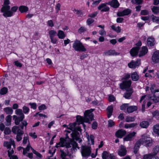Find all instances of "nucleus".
<instances>
[{"mask_svg":"<svg viewBox=\"0 0 159 159\" xmlns=\"http://www.w3.org/2000/svg\"><path fill=\"white\" fill-rule=\"evenodd\" d=\"M154 132L159 136V125H156L153 126Z\"/></svg>","mask_w":159,"mask_h":159,"instance_id":"35","label":"nucleus"},{"mask_svg":"<svg viewBox=\"0 0 159 159\" xmlns=\"http://www.w3.org/2000/svg\"><path fill=\"white\" fill-rule=\"evenodd\" d=\"M131 81L130 80H124L120 84V88L122 89H125L126 91H128L131 86Z\"/></svg>","mask_w":159,"mask_h":159,"instance_id":"9","label":"nucleus"},{"mask_svg":"<svg viewBox=\"0 0 159 159\" xmlns=\"http://www.w3.org/2000/svg\"><path fill=\"white\" fill-rule=\"evenodd\" d=\"M151 17L153 22H157L159 21V18L158 17H156L153 15L151 16Z\"/></svg>","mask_w":159,"mask_h":159,"instance_id":"49","label":"nucleus"},{"mask_svg":"<svg viewBox=\"0 0 159 159\" xmlns=\"http://www.w3.org/2000/svg\"><path fill=\"white\" fill-rule=\"evenodd\" d=\"M3 146L7 147V148L8 149L11 148V144L8 141H5L3 143Z\"/></svg>","mask_w":159,"mask_h":159,"instance_id":"55","label":"nucleus"},{"mask_svg":"<svg viewBox=\"0 0 159 159\" xmlns=\"http://www.w3.org/2000/svg\"><path fill=\"white\" fill-rule=\"evenodd\" d=\"M73 47L76 51L84 52L86 51L83 43L79 40L76 39L74 41Z\"/></svg>","mask_w":159,"mask_h":159,"instance_id":"5","label":"nucleus"},{"mask_svg":"<svg viewBox=\"0 0 159 159\" xmlns=\"http://www.w3.org/2000/svg\"><path fill=\"white\" fill-rule=\"evenodd\" d=\"M136 134V133L134 132L129 133L123 138L124 141H131L132 140L135 136Z\"/></svg>","mask_w":159,"mask_h":159,"instance_id":"11","label":"nucleus"},{"mask_svg":"<svg viewBox=\"0 0 159 159\" xmlns=\"http://www.w3.org/2000/svg\"><path fill=\"white\" fill-rule=\"evenodd\" d=\"M94 20L91 18H89L87 20V23L88 25H90V24L93 22Z\"/></svg>","mask_w":159,"mask_h":159,"instance_id":"64","label":"nucleus"},{"mask_svg":"<svg viewBox=\"0 0 159 159\" xmlns=\"http://www.w3.org/2000/svg\"><path fill=\"white\" fill-rule=\"evenodd\" d=\"M11 131L13 134H16L24 132L20 128L19 126H14L11 129Z\"/></svg>","mask_w":159,"mask_h":159,"instance_id":"18","label":"nucleus"},{"mask_svg":"<svg viewBox=\"0 0 159 159\" xmlns=\"http://www.w3.org/2000/svg\"><path fill=\"white\" fill-rule=\"evenodd\" d=\"M152 60L154 63H157L159 61V53L157 51L155 52L152 56Z\"/></svg>","mask_w":159,"mask_h":159,"instance_id":"22","label":"nucleus"},{"mask_svg":"<svg viewBox=\"0 0 159 159\" xmlns=\"http://www.w3.org/2000/svg\"><path fill=\"white\" fill-rule=\"evenodd\" d=\"M135 118L134 117L128 116L126 117L125 120L126 122H132L134 120Z\"/></svg>","mask_w":159,"mask_h":159,"instance_id":"41","label":"nucleus"},{"mask_svg":"<svg viewBox=\"0 0 159 159\" xmlns=\"http://www.w3.org/2000/svg\"><path fill=\"white\" fill-rule=\"evenodd\" d=\"M149 125V123L148 121H143L140 123L139 125L142 128H147Z\"/></svg>","mask_w":159,"mask_h":159,"instance_id":"27","label":"nucleus"},{"mask_svg":"<svg viewBox=\"0 0 159 159\" xmlns=\"http://www.w3.org/2000/svg\"><path fill=\"white\" fill-rule=\"evenodd\" d=\"M139 47H136L132 48L130 51V53L132 57L137 56L139 52Z\"/></svg>","mask_w":159,"mask_h":159,"instance_id":"16","label":"nucleus"},{"mask_svg":"<svg viewBox=\"0 0 159 159\" xmlns=\"http://www.w3.org/2000/svg\"><path fill=\"white\" fill-rule=\"evenodd\" d=\"M76 123H73L72 124H70V128H67L68 129H70L72 131H74L75 128L76 127Z\"/></svg>","mask_w":159,"mask_h":159,"instance_id":"50","label":"nucleus"},{"mask_svg":"<svg viewBox=\"0 0 159 159\" xmlns=\"http://www.w3.org/2000/svg\"><path fill=\"white\" fill-rule=\"evenodd\" d=\"M57 36L58 38L60 39H63L65 37V35L64 32L61 30H59L57 34Z\"/></svg>","mask_w":159,"mask_h":159,"instance_id":"33","label":"nucleus"},{"mask_svg":"<svg viewBox=\"0 0 159 159\" xmlns=\"http://www.w3.org/2000/svg\"><path fill=\"white\" fill-rule=\"evenodd\" d=\"M9 149L8 151V157H10L14 153V151L12 149H11V148Z\"/></svg>","mask_w":159,"mask_h":159,"instance_id":"60","label":"nucleus"},{"mask_svg":"<svg viewBox=\"0 0 159 159\" xmlns=\"http://www.w3.org/2000/svg\"><path fill=\"white\" fill-rule=\"evenodd\" d=\"M10 3L9 0H5L3 5L1 9L2 12L3 13V15L5 17H11L13 15V12H16L18 9V7L14 6L11 8V10Z\"/></svg>","mask_w":159,"mask_h":159,"instance_id":"2","label":"nucleus"},{"mask_svg":"<svg viewBox=\"0 0 159 159\" xmlns=\"http://www.w3.org/2000/svg\"><path fill=\"white\" fill-rule=\"evenodd\" d=\"M23 112L25 114L28 113L30 111L29 107L26 106H24L23 107Z\"/></svg>","mask_w":159,"mask_h":159,"instance_id":"56","label":"nucleus"},{"mask_svg":"<svg viewBox=\"0 0 159 159\" xmlns=\"http://www.w3.org/2000/svg\"><path fill=\"white\" fill-rule=\"evenodd\" d=\"M127 150L125 147L122 145H121L118 151V154L120 156H124L127 153Z\"/></svg>","mask_w":159,"mask_h":159,"instance_id":"13","label":"nucleus"},{"mask_svg":"<svg viewBox=\"0 0 159 159\" xmlns=\"http://www.w3.org/2000/svg\"><path fill=\"white\" fill-rule=\"evenodd\" d=\"M132 89H129L128 91H130V92H127L125 93L124 94V97L126 98V99H129V98L132 95V94L133 93Z\"/></svg>","mask_w":159,"mask_h":159,"instance_id":"29","label":"nucleus"},{"mask_svg":"<svg viewBox=\"0 0 159 159\" xmlns=\"http://www.w3.org/2000/svg\"><path fill=\"white\" fill-rule=\"evenodd\" d=\"M137 125V124L136 123H133L130 124H125L124 126V127L125 128H129L132 127H134Z\"/></svg>","mask_w":159,"mask_h":159,"instance_id":"38","label":"nucleus"},{"mask_svg":"<svg viewBox=\"0 0 159 159\" xmlns=\"http://www.w3.org/2000/svg\"><path fill=\"white\" fill-rule=\"evenodd\" d=\"M60 151L61 152V156L62 158H65V157L67 156V154H68L69 153V152L68 151V150L67 153L65 152L63 150H61Z\"/></svg>","mask_w":159,"mask_h":159,"instance_id":"51","label":"nucleus"},{"mask_svg":"<svg viewBox=\"0 0 159 159\" xmlns=\"http://www.w3.org/2000/svg\"><path fill=\"white\" fill-rule=\"evenodd\" d=\"M31 150L35 154L37 157L40 158H42V156L40 153L34 149L32 148H31Z\"/></svg>","mask_w":159,"mask_h":159,"instance_id":"43","label":"nucleus"},{"mask_svg":"<svg viewBox=\"0 0 159 159\" xmlns=\"http://www.w3.org/2000/svg\"><path fill=\"white\" fill-rule=\"evenodd\" d=\"M7 92V89L6 88H2L0 91V93L2 95L6 94Z\"/></svg>","mask_w":159,"mask_h":159,"instance_id":"47","label":"nucleus"},{"mask_svg":"<svg viewBox=\"0 0 159 159\" xmlns=\"http://www.w3.org/2000/svg\"><path fill=\"white\" fill-rule=\"evenodd\" d=\"M152 11L154 14H157L159 13V7L157 6H153L152 8Z\"/></svg>","mask_w":159,"mask_h":159,"instance_id":"40","label":"nucleus"},{"mask_svg":"<svg viewBox=\"0 0 159 159\" xmlns=\"http://www.w3.org/2000/svg\"><path fill=\"white\" fill-rule=\"evenodd\" d=\"M49 34V35L50 38H52V37H54L55 36H56L57 34L56 31L54 30H51L48 32Z\"/></svg>","mask_w":159,"mask_h":159,"instance_id":"39","label":"nucleus"},{"mask_svg":"<svg viewBox=\"0 0 159 159\" xmlns=\"http://www.w3.org/2000/svg\"><path fill=\"white\" fill-rule=\"evenodd\" d=\"M129 106V104L128 103L123 104L120 106V109L121 110H125L126 109H127Z\"/></svg>","mask_w":159,"mask_h":159,"instance_id":"44","label":"nucleus"},{"mask_svg":"<svg viewBox=\"0 0 159 159\" xmlns=\"http://www.w3.org/2000/svg\"><path fill=\"white\" fill-rule=\"evenodd\" d=\"M149 12L148 10H142L141 11L140 14L142 15H146L148 14Z\"/></svg>","mask_w":159,"mask_h":159,"instance_id":"59","label":"nucleus"},{"mask_svg":"<svg viewBox=\"0 0 159 159\" xmlns=\"http://www.w3.org/2000/svg\"><path fill=\"white\" fill-rule=\"evenodd\" d=\"M24 134V132L21 133L19 134H16V140L17 142H19L22 139V136Z\"/></svg>","mask_w":159,"mask_h":159,"instance_id":"37","label":"nucleus"},{"mask_svg":"<svg viewBox=\"0 0 159 159\" xmlns=\"http://www.w3.org/2000/svg\"><path fill=\"white\" fill-rule=\"evenodd\" d=\"M138 109V107L136 106H128L127 109V112L130 113L136 111Z\"/></svg>","mask_w":159,"mask_h":159,"instance_id":"23","label":"nucleus"},{"mask_svg":"<svg viewBox=\"0 0 159 159\" xmlns=\"http://www.w3.org/2000/svg\"><path fill=\"white\" fill-rule=\"evenodd\" d=\"M60 141L57 144L56 147L58 148L59 147H66V148H71V150H76V148L80 149V147H78V144L74 140L72 139H70V141H68L66 139L62 138H60Z\"/></svg>","mask_w":159,"mask_h":159,"instance_id":"1","label":"nucleus"},{"mask_svg":"<svg viewBox=\"0 0 159 159\" xmlns=\"http://www.w3.org/2000/svg\"><path fill=\"white\" fill-rule=\"evenodd\" d=\"M93 109L85 111L84 113V116L82 117L80 116H76V121L79 125L82 124L84 127L85 126L84 123L85 122L89 123V122L92 121L93 119L94 115L92 112Z\"/></svg>","mask_w":159,"mask_h":159,"instance_id":"3","label":"nucleus"},{"mask_svg":"<svg viewBox=\"0 0 159 159\" xmlns=\"http://www.w3.org/2000/svg\"><path fill=\"white\" fill-rule=\"evenodd\" d=\"M130 74H127L125 75L124 77H123L121 80H126L130 78Z\"/></svg>","mask_w":159,"mask_h":159,"instance_id":"58","label":"nucleus"},{"mask_svg":"<svg viewBox=\"0 0 159 159\" xmlns=\"http://www.w3.org/2000/svg\"><path fill=\"white\" fill-rule=\"evenodd\" d=\"M131 78L134 81H136L139 79V75L136 72H134L131 74Z\"/></svg>","mask_w":159,"mask_h":159,"instance_id":"30","label":"nucleus"},{"mask_svg":"<svg viewBox=\"0 0 159 159\" xmlns=\"http://www.w3.org/2000/svg\"><path fill=\"white\" fill-rule=\"evenodd\" d=\"M86 31V29L84 27H81L78 30V32L80 33L84 32Z\"/></svg>","mask_w":159,"mask_h":159,"instance_id":"62","label":"nucleus"},{"mask_svg":"<svg viewBox=\"0 0 159 159\" xmlns=\"http://www.w3.org/2000/svg\"><path fill=\"white\" fill-rule=\"evenodd\" d=\"M159 151V147L157 146H155L153 148V154L156 155L157 154L158 152Z\"/></svg>","mask_w":159,"mask_h":159,"instance_id":"54","label":"nucleus"},{"mask_svg":"<svg viewBox=\"0 0 159 159\" xmlns=\"http://www.w3.org/2000/svg\"><path fill=\"white\" fill-rule=\"evenodd\" d=\"M4 132L5 135L9 134L11 132V129L8 127H6L5 129Z\"/></svg>","mask_w":159,"mask_h":159,"instance_id":"53","label":"nucleus"},{"mask_svg":"<svg viewBox=\"0 0 159 159\" xmlns=\"http://www.w3.org/2000/svg\"><path fill=\"white\" fill-rule=\"evenodd\" d=\"M156 85L153 84H152L150 88V90L152 94L156 93H158L159 92V89H155Z\"/></svg>","mask_w":159,"mask_h":159,"instance_id":"28","label":"nucleus"},{"mask_svg":"<svg viewBox=\"0 0 159 159\" xmlns=\"http://www.w3.org/2000/svg\"><path fill=\"white\" fill-rule=\"evenodd\" d=\"M16 114L19 115V116L14 115L13 116V120H15V123L16 125H18L20 121H22L24 118V115L23 113L22 110L20 109H17L15 111Z\"/></svg>","mask_w":159,"mask_h":159,"instance_id":"4","label":"nucleus"},{"mask_svg":"<svg viewBox=\"0 0 159 159\" xmlns=\"http://www.w3.org/2000/svg\"><path fill=\"white\" fill-rule=\"evenodd\" d=\"M141 138L140 139L143 141V144L145 143L146 147H148L152 145V141L149 137V135L144 134L141 136Z\"/></svg>","mask_w":159,"mask_h":159,"instance_id":"7","label":"nucleus"},{"mask_svg":"<svg viewBox=\"0 0 159 159\" xmlns=\"http://www.w3.org/2000/svg\"><path fill=\"white\" fill-rule=\"evenodd\" d=\"M29 105L30 106L31 108L34 110L36 109L37 105L35 103H30Z\"/></svg>","mask_w":159,"mask_h":159,"instance_id":"57","label":"nucleus"},{"mask_svg":"<svg viewBox=\"0 0 159 159\" xmlns=\"http://www.w3.org/2000/svg\"><path fill=\"white\" fill-rule=\"evenodd\" d=\"M108 156V153L107 151H104L102 154V157L103 159H107Z\"/></svg>","mask_w":159,"mask_h":159,"instance_id":"46","label":"nucleus"},{"mask_svg":"<svg viewBox=\"0 0 159 159\" xmlns=\"http://www.w3.org/2000/svg\"><path fill=\"white\" fill-rule=\"evenodd\" d=\"M14 63L15 65L17 67H21L22 66V64L18 61H15Z\"/></svg>","mask_w":159,"mask_h":159,"instance_id":"61","label":"nucleus"},{"mask_svg":"<svg viewBox=\"0 0 159 159\" xmlns=\"http://www.w3.org/2000/svg\"><path fill=\"white\" fill-rule=\"evenodd\" d=\"M21 122L19 126L20 128L23 130L24 129V126H25V127H26V126L27 125V123L26 121L25 120L22 121Z\"/></svg>","mask_w":159,"mask_h":159,"instance_id":"42","label":"nucleus"},{"mask_svg":"<svg viewBox=\"0 0 159 159\" xmlns=\"http://www.w3.org/2000/svg\"><path fill=\"white\" fill-rule=\"evenodd\" d=\"M153 155V153H151L144 155L143 157V159H151Z\"/></svg>","mask_w":159,"mask_h":159,"instance_id":"45","label":"nucleus"},{"mask_svg":"<svg viewBox=\"0 0 159 159\" xmlns=\"http://www.w3.org/2000/svg\"><path fill=\"white\" fill-rule=\"evenodd\" d=\"M107 117L109 118L112 115L113 111V107L112 106H108L107 109Z\"/></svg>","mask_w":159,"mask_h":159,"instance_id":"26","label":"nucleus"},{"mask_svg":"<svg viewBox=\"0 0 159 159\" xmlns=\"http://www.w3.org/2000/svg\"><path fill=\"white\" fill-rule=\"evenodd\" d=\"M4 111L7 114L11 115L13 112V111L11 107H7L4 108Z\"/></svg>","mask_w":159,"mask_h":159,"instance_id":"36","label":"nucleus"},{"mask_svg":"<svg viewBox=\"0 0 159 159\" xmlns=\"http://www.w3.org/2000/svg\"><path fill=\"white\" fill-rule=\"evenodd\" d=\"M153 96L151 97V99L155 103L159 102V93L157 94L154 93Z\"/></svg>","mask_w":159,"mask_h":159,"instance_id":"25","label":"nucleus"},{"mask_svg":"<svg viewBox=\"0 0 159 159\" xmlns=\"http://www.w3.org/2000/svg\"><path fill=\"white\" fill-rule=\"evenodd\" d=\"M148 49L146 46H143L139 52V57L145 55L148 53Z\"/></svg>","mask_w":159,"mask_h":159,"instance_id":"21","label":"nucleus"},{"mask_svg":"<svg viewBox=\"0 0 159 159\" xmlns=\"http://www.w3.org/2000/svg\"><path fill=\"white\" fill-rule=\"evenodd\" d=\"M147 45L148 46L152 47L155 43V39L152 37H149L147 39Z\"/></svg>","mask_w":159,"mask_h":159,"instance_id":"20","label":"nucleus"},{"mask_svg":"<svg viewBox=\"0 0 159 159\" xmlns=\"http://www.w3.org/2000/svg\"><path fill=\"white\" fill-rule=\"evenodd\" d=\"M19 10L21 13L25 12L28 10V8L26 6H21L19 7Z\"/></svg>","mask_w":159,"mask_h":159,"instance_id":"31","label":"nucleus"},{"mask_svg":"<svg viewBox=\"0 0 159 159\" xmlns=\"http://www.w3.org/2000/svg\"><path fill=\"white\" fill-rule=\"evenodd\" d=\"M81 130L82 129L79 126L75 127V129L70 134L72 138V139L74 140H75L76 141H78L80 143L81 142L82 140L80 139V135L78 131L81 132Z\"/></svg>","mask_w":159,"mask_h":159,"instance_id":"6","label":"nucleus"},{"mask_svg":"<svg viewBox=\"0 0 159 159\" xmlns=\"http://www.w3.org/2000/svg\"><path fill=\"white\" fill-rule=\"evenodd\" d=\"M98 127V124L96 121H94L92 124V128L93 129H96Z\"/></svg>","mask_w":159,"mask_h":159,"instance_id":"63","label":"nucleus"},{"mask_svg":"<svg viewBox=\"0 0 159 159\" xmlns=\"http://www.w3.org/2000/svg\"><path fill=\"white\" fill-rule=\"evenodd\" d=\"M153 117L155 118L157 120H159V111L155 110L152 112Z\"/></svg>","mask_w":159,"mask_h":159,"instance_id":"32","label":"nucleus"},{"mask_svg":"<svg viewBox=\"0 0 159 159\" xmlns=\"http://www.w3.org/2000/svg\"><path fill=\"white\" fill-rule=\"evenodd\" d=\"M143 0H131V2L134 4H140L143 2Z\"/></svg>","mask_w":159,"mask_h":159,"instance_id":"52","label":"nucleus"},{"mask_svg":"<svg viewBox=\"0 0 159 159\" xmlns=\"http://www.w3.org/2000/svg\"><path fill=\"white\" fill-rule=\"evenodd\" d=\"M140 62L141 60L140 59H137L136 61L132 60L128 64V65L129 68L134 69L140 65Z\"/></svg>","mask_w":159,"mask_h":159,"instance_id":"10","label":"nucleus"},{"mask_svg":"<svg viewBox=\"0 0 159 159\" xmlns=\"http://www.w3.org/2000/svg\"><path fill=\"white\" fill-rule=\"evenodd\" d=\"M141 144H143V141H142L140 139L136 142L135 146L134 147V152L135 154H136L137 153Z\"/></svg>","mask_w":159,"mask_h":159,"instance_id":"17","label":"nucleus"},{"mask_svg":"<svg viewBox=\"0 0 159 159\" xmlns=\"http://www.w3.org/2000/svg\"><path fill=\"white\" fill-rule=\"evenodd\" d=\"M107 4L115 8H118L120 5L119 2L117 0H112L111 1L107 3Z\"/></svg>","mask_w":159,"mask_h":159,"instance_id":"19","label":"nucleus"},{"mask_svg":"<svg viewBox=\"0 0 159 159\" xmlns=\"http://www.w3.org/2000/svg\"><path fill=\"white\" fill-rule=\"evenodd\" d=\"M27 141L29 143H30L29 140V137L28 135L27 134L26 136H25H25L23 138V144H26L27 143Z\"/></svg>","mask_w":159,"mask_h":159,"instance_id":"48","label":"nucleus"},{"mask_svg":"<svg viewBox=\"0 0 159 159\" xmlns=\"http://www.w3.org/2000/svg\"><path fill=\"white\" fill-rule=\"evenodd\" d=\"M126 133V131L123 129H120L117 131L115 133L116 136L118 138H121Z\"/></svg>","mask_w":159,"mask_h":159,"instance_id":"15","label":"nucleus"},{"mask_svg":"<svg viewBox=\"0 0 159 159\" xmlns=\"http://www.w3.org/2000/svg\"><path fill=\"white\" fill-rule=\"evenodd\" d=\"M131 12V10L129 9L124 10L122 11H119L117 12V15L119 17L123 16L129 15Z\"/></svg>","mask_w":159,"mask_h":159,"instance_id":"12","label":"nucleus"},{"mask_svg":"<svg viewBox=\"0 0 159 159\" xmlns=\"http://www.w3.org/2000/svg\"><path fill=\"white\" fill-rule=\"evenodd\" d=\"M11 116L10 115H8L6 117V120L7 122V123L5 124L6 125L9 126L11 125Z\"/></svg>","mask_w":159,"mask_h":159,"instance_id":"34","label":"nucleus"},{"mask_svg":"<svg viewBox=\"0 0 159 159\" xmlns=\"http://www.w3.org/2000/svg\"><path fill=\"white\" fill-rule=\"evenodd\" d=\"M107 3H102L98 7V9L100 10L101 12H106L109 10V7L107 6Z\"/></svg>","mask_w":159,"mask_h":159,"instance_id":"14","label":"nucleus"},{"mask_svg":"<svg viewBox=\"0 0 159 159\" xmlns=\"http://www.w3.org/2000/svg\"><path fill=\"white\" fill-rule=\"evenodd\" d=\"M81 150V153L83 157H88L91 153V147L89 146L86 145L82 146Z\"/></svg>","mask_w":159,"mask_h":159,"instance_id":"8","label":"nucleus"},{"mask_svg":"<svg viewBox=\"0 0 159 159\" xmlns=\"http://www.w3.org/2000/svg\"><path fill=\"white\" fill-rule=\"evenodd\" d=\"M105 55H118L120 53L115 51L114 50H110L104 53Z\"/></svg>","mask_w":159,"mask_h":159,"instance_id":"24","label":"nucleus"}]
</instances>
